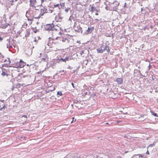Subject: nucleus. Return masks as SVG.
Listing matches in <instances>:
<instances>
[{
    "instance_id": "f03ea898",
    "label": "nucleus",
    "mask_w": 158,
    "mask_h": 158,
    "mask_svg": "<svg viewBox=\"0 0 158 158\" xmlns=\"http://www.w3.org/2000/svg\"><path fill=\"white\" fill-rule=\"evenodd\" d=\"M52 39L50 38L49 42L48 43V45H49L50 44L52 43H56L59 42L58 41H56V40H58L61 41V40L63 42L66 43H69V39L68 38V36L67 35H62L61 37H54L53 36V38Z\"/></svg>"
},
{
    "instance_id": "c85d7f7f",
    "label": "nucleus",
    "mask_w": 158,
    "mask_h": 158,
    "mask_svg": "<svg viewBox=\"0 0 158 158\" xmlns=\"http://www.w3.org/2000/svg\"><path fill=\"white\" fill-rule=\"evenodd\" d=\"M146 154L149 155V153L148 151H147L146 152Z\"/></svg>"
},
{
    "instance_id": "b1692460",
    "label": "nucleus",
    "mask_w": 158,
    "mask_h": 158,
    "mask_svg": "<svg viewBox=\"0 0 158 158\" xmlns=\"http://www.w3.org/2000/svg\"><path fill=\"white\" fill-rule=\"evenodd\" d=\"M71 85H72L73 87V88H74V84L73 83H71Z\"/></svg>"
},
{
    "instance_id": "f257e3e1",
    "label": "nucleus",
    "mask_w": 158,
    "mask_h": 158,
    "mask_svg": "<svg viewBox=\"0 0 158 158\" xmlns=\"http://www.w3.org/2000/svg\"><path fill=\"white\" fill-rule=\"evenodd\" d=\"M40 10L36 9L35 7H33L32 8H30L26 13L27 16L29 18L30 20H32L33 19L40 18L39 15Z\"/></svg>"
},
{
    "instance_id": "4be33fe9",
    "label": "nucleus",
    "mask_w": 158,
    "mask_h": 158,
    "mask_svg": "<svg viewBox=\"0 0 158 158\" xmlns=\"http://www.w3.org/2000/svg\"><path fill=\"white\" fill-rule=\"evenodd\" d=\"M139 158H143V156L141 155H139Z\"/></svg>"
},
{
    "instance_id": "aec40b11",
    "label": "nucleus",
    "mask_w": 158,
    "mask_h": 158,
    "mask_svg": "<svg viewBox=\"0 0 158 158\" xmlns=\"http://www.w3.org/2000/svg\"><path fill=\"white\" fill-rule=\"evenodd\" d=\"M72 119H73V120L71 121V123H73L74 121H76V119H75V118L74 117H73L72 118Z\"/></svg>"
},
{
    "instance_id": "c9c22d12",
    "label": "nucleus",
    "mask_w": 158,
    "mask_h": 158,
    "mask_svg": "<svg viewBox=\"0 0 158 158\" xmlns=\"http://www.w3.org/2000/svg\"><path fill=\"white\" fill-rule=\"evenodd\" d=\"M96 20L98 21V19H96Z\"/></svg>"
},
{
    "instance_id": "a211bd4d",
    "label": "nucleus",
    "mask_w": 158,
    "mask_h": 158,
    "mask_svg": "<svg viewBox=\"0 0 158 158\" xmlns=\"http://www.w3.org/2000/svg\"><path fill=\"white\" fill-rule=\"evenodd\" d=\"M155 143H153L152 144H151L149 145L148 146L149 147H152L153 146H154L155 145Z\"/></svg>"
},
{
    "instance_id": "f8f14e48",
    "label": "nucleus",
    "mask_w": 158,
    "mask_h": 158,
    "mask_svg": "<svg viewBox=\"0 0 158 158\" xmlns=\"http://www.w3.org/2000/svg\"><path fill=\"white\" fill-rule=\"evenodd\" d=\"M150 112L152 113V115H153L155 116L158 117V116L157 115V114L156 113H154L153 111H150Z\"/></svg>"
},
{
    "instance_id": "cd10ccee",
    "label": "nucleus",
    "mask_w": 158,
    "mask_h": 158,
    "mask_svg": "<svg viewBox=\"0 0 158 158\" xmlns=\"http://www.w3.org/2000/svg\"><path fill=\"white\" fill-rule=\"evenodd\" d=\"M144 116V114H142L140 115V117H143Z\"/></svg>"
},
{
    "instance_id": "20e7f679",
    "label": "nucleus",
    "mask_w": 158,
    "mask_h": 158,
    "mask_svg": "<svg viewBox=\"0 0 158 158\" xmlns=\"http://www.w3.org/2000/svg\"><path fill=\"white\" fill-rule=\"evenodd\" d=\"M103 47L102 46L97 49V50L98 53H103V52L106 49V48H107V46H105V47H104L103 49L102 48Z\"/></svg>"
},
{
    "instance_id": "5701e85b",
    "label": "nucleus",
    "mask_w": 158,
    "mask_h": 158,
    "mask_svg": "<svg viewBox=\"0 0 158 158\" xmlns=\"http://www.w3.org/2000/svg\"><path fill=\"white\" fill-rule=\"evenodd\" d=\"M122 121H117L116 122V123H118L120 122H121Z\"/></svg>"
},
{
    "instance_id": "2f4dec72",
    "label": "nucleus",
    "mask_w": 158,
    "mask_h": 158,
    "mask_svg": "<svg viewBox=\"0 0 158 158\" xmlns=\"http://www.w3.org/2000/svg\"><path fill=\"white\" fill-rule=\"evenodd\" d=\"M42 59L44 60H45V58H42Z\"/></svg>"
},
{
    "instance_id": "f3484780",
    "label": "nucleus",
    "mask_w": 158,
    "mask_h": 158,
    "mask_svg": "<svg viewBox=\"0 0 158 158\" xmlns=\"http://www.w3.org/2000/svg\"><path fill=\"white\" fill-rule=\"evenodd\" d=\"M106 52H107L108 53H109L110 51V48H109V47H108L107 46V48H106Z\"/></svg>"
},
{
    "instance_id": "a878e982",
    "label": "nucleus",
    "mask_w": 158,
    "mask_h": 158,
    "mask_svg": "<svg viewBox=\"0 0 158 158\" xmlns=\"http://www.w3.org/2000/svg\"><path fill=\"white\" fill-rule=\"evenodd\" d=\"M23 117H24L26 118H27V116L26 115H24L22 116Z\"/></svg>"
},
{
    "instance_id": "412c9836",
    "label": "nucleus",
    "mask_w": 158,
    "mask_h": 158,
    "mask_svg": "<svg viewBox=\"0 0 158 158\" xmlns=\"http://www.w3.org/2000/svg\"><path fill=\"white\" fill-rule=\"evenodd\" d=\"M15 89V87L14 86H13L11 88V90L12 91H13Z\"/></svg>"
},
{
    "instance_id": "423d86ee",
    "label": "nucleus",
    "mask_w": 158,
    "mask_h": 158,
    "mask_svg": "<svg viewBox=\"0 0 158 158\" xmlns=\"http://www.w3.org/2000/svg\"><path fill=\"white\" fill-rule=\"evenodd\" d=\"M2 75L3 76H8V74H7V71H6V70L4 69V68H2Z\"/></svg>"
},
{
    "instance_id": "ddd939ff",
    "label": "nucleus",
    "mask_w": 158,
    "mask_h": 158,
    "mask_svg": "<svg viewBox=\"0 0 158 158\" xmlns=\"http://www.w3.org/2000/svg\"><path fill=\"white\" fill-rule=\"evenodd\" d=\"M21 87V85L20 83H18L16 85V88H19Z\"/></svg>"
},
{
    "instance_id": "4468645a",
    "label": "nucleus",
    "mask_w": 158,
    "mask_h": 158,
    "mask_svg": "<svg viewBox=\"0 0 158 158\" xmlns=\"http://www.w3.org/2000/svg\"><path fill=\"white\" fill-rule=\"evenodd\" d=\"M57 95H59L60 96H61L63 94H62L61 91H59L57 93Z\"/></svg>"
},
{
    "instance_id": "dca6fc26",
    "label": "nucleus",
    "mask_w": 158,
    "mask_h": 158,
    "mask_svg": "<svg viewBox=\"0 0 158 158\" xmlns=\"http://www.w3.org/2000/svg\"><path fill=\"white\" fill-rule=\"evenodd\" d=\"M77 1V0H68V2H71L72 3H73L75 1Z\"/></svg>"
},
{
    "instance_id": "9d476101",
    "label": "nucleus",
    "mask_w": 158,
    "mask_h": 158,
    "mask_svg": "<svg viewBox=\"0 0 158 158\" xmlns=\"http://www.w3.org/2000/svg\"><path fill=\"white\" fill-rule=\"evenodd\" d=\"M5 107V105L4 104H2L0 103V110H1L3 109H4Z\"/></svg>"
},
{
    "instance_id": "6e6552de",
    "label": "nucleus",
    "mask_w": 158,
    "mask_h": 158,
    "mask_svg": "<svg viewBox=\"0 0 158 158\" xmlns=\"http://www.w3.org/2000/svg\"><path fill=\"white\" fill-rule=\"evenodd\" d=\"M94 29V27L91 28L88 27V29L86 30V31L88 33H91L92 32V31Z\"/></svg>"
},
{
    "instance_id": "2eb2a0df",
    "label": "nucleus",
    "mask_w": 158,
    "mask_h": 158,
    "mask_svg": "<svg viewBox=\"0 0 158 158\" xmlns=\"http://www.w3.org/2000/svg\"><path fill=\"white\" fill-rule=\"evenodd\" d=\"M95 10V8L94 7V6H92L90 8V10L91 11H94Z\"/></svg>"
},
{
    "instance_id": "72a5a7b5",
    "label": "nucleus",
    "mask_w": 158,
    "mask_h": 158,
    "mask_svg": "<svg viewBox=\"0 0 158 158\" xmlns=\"http://www.w3.org/2000/svg\"><path fill=\"white\" fill-rule=\"evenodd\" d=\"M54 90V89H53V90H51V91H53V90Z\"/></svg>"
},
{
    "instance_id": "393cba45",
    "label": "nucleus",
    "mask_w": 158,
    "mask_h": 158,
    "mask_svg": "<svg viewBox=\"0 0 158 158\" xmlns=\"http://www.w3.org/2000/svg\"><path fill=\"white\" fill-rule=\"evenodd\" d=\"M41 3H43V2L44 1H46V0H41Z\"/></svg>"
},
{
    "instance_id": "9b49d317",
    "label": "nucleus",
    "mask_w": 158,
    "mask_h": 158,
    "mask_svg": "<svg viewBox=\"0 0 158 158\" xmlns=\"http://www.w3.org/2000/svg\"><path fill=\"white\" fill-rule=\"evenodd\" d=\"M69 59V58L68 57H66L64 59H63L62 58H60V60L61 61H64V62H65L66 60H68Z\"/></svg>"
},
{
    "instance_id": "1a4fd4ad",
    "label": "nucleus",
    "mask_w": 158,
    "mask_h": 158,
    "mask_svg": "<svg viewBox=\"0 0 158 158\" xmlns=\"http://www.w3.org/2000/svg\"><path fill=\"white\" fill-rule=\"evenodd\" d=\"M8 24L7 23H5L1 25L0 27L2 28H6L8 26Z\"/></svg>"
},
{
    "instance_id": "f704fd0d",
    "label": "nucleus",
    "mask_w": 158,
    "mask_h": 158,
    "mask_svg": "<svg viewBox=\"0 0 158 158\" xmlns=\"http://www.w3.org/2000/svg\"><path fill=\"white\" fill-rule=\"evenodd\" d=\"M34 32H35V33H36V31H34Z\"/></svg>"
},
{
    "instance_id": "39448f33",
    "label": "nucleus",
    "mask_w": 158,
    "mask_h": 158,
    "mask_svg": "<svg viewBox=\"0 0 158 158\" xmlns=\"http://www.w3.org/2000/svg\"><path fill=\"white\" fill-rule=\"evenodd\" d=\"M47 9L44 8H42L40 10V13L39 15V16H40V18L41 16L43 15L44 13H47Z\"/></svg>"
},
{
    "instance_id": "e433bc0d",
    "label": "nucleus",
    "mask_w": 158,
    "mask_h": 158,
    "mask_svg": "<svg viewBox=\"0 0 158 158\" xmlns=\"http://www.w3.org/2000/svg\"><path fill=\"white\" fill-rule=\"evenodd\" d=\"M27 66H29V65L28 64H27Z\"/></svg>"
},
{
    "instance_id": "473e14b6",
    "label": "nucleus",
    "mask_w": 158,
    "mask_h": 158,
    "mask_svg": "<svg viewBox=\"0 0 158 158\" xmlns=\"http://www.w3.org/2000/svg\"><path fill=\"white\" fill-rule=\"evenodd\" d=\"M79 27L80 28L81 30V28L80 27Z\"/></svg>"
},
{
    "instance_id": "7ed1b4c3",
    "label": "nucleus",
    "mask_w": 158,
    "mask_h": 158,
    "mask_svg": "<svg viewBox=\"0 0 158 158\" xmlns=\"http://www.w3.org/2000/svg\"><path fill=\"white\" fill-rule=\"evenodd\" d=\"M15 67L17 68H23L25 65V63L20 60L19 62L16 63L15 64Z\"/></svg>"
},
{
    "instance_id": "7c9ffc66",
    "label": "nucleus",
    "mask_w": 158,
    "mask_h": 158,
    "mask_svg": "<svg viewBox=\"0 0 158 158\" xmlns=\"http://www.w3.org/2000/svg\"><path fill=\"white\" fill-rule=\"evenodd\" d=\"M106 124H107V125H109V123H106Z\"/></svg>"
},
{
    "instance_id": "6ab92c4d",
    "label": "nucleus",
    "mask_w": 158,
    "mask_h": 158,
    "mask_svg": "<svg viewBox=\"0 0 158 158\" xmlns=\"http://www.w3.org/2000/svg\"><path fill=\"white\" fill-rule=\"evenodd\" d=\"M54 7H59V4H57L56 5H54Z\"/></svg>"
},
{
    "instance_id": "c756f323",
    "label": "nucleus",
    "mask_w": 158,
    "mask_h": 158,
    "mask_svg": "<svg viewBox=\"0 0 158 158\" xmlns=\"http://www.w3.org/2000/svg\"><path fill=\"white\" fill-rule=\"evenodd\" d=\"M95 15H98V14L97 13H95Z\"/></svg>"
},
{
    "instance_id": "0eeeda50",
    "label": "nucleus",
    "mask_w": 158,
    "mask_h": 158,
    "mask_svg": "<svg viewBox=\"0 0 158 158\" xmlns=\"http://www.w3.org/2000/svg\"><path fill=\"white\" fill-rule=\"evenodd\" d=\"M116 81L118 84H121L123 83V79L122 78H116Z\"/></svg>"
},
{
    "instance_id": "bb28decb",
    "label": "nucleus",
    "mask_w": 158,
    "mask_h": 158,
    "mask_svg": "<svg viewBox=\"0 0 158 158\" xmlns=\"http://www.w3.org/2000/svg\"><path fill=\"white\" fill-rule=\"evenodd\" d=\"M3 38H2L1 37H0V41H1L2 40Z\"/></svg>"
}]
</instances>
